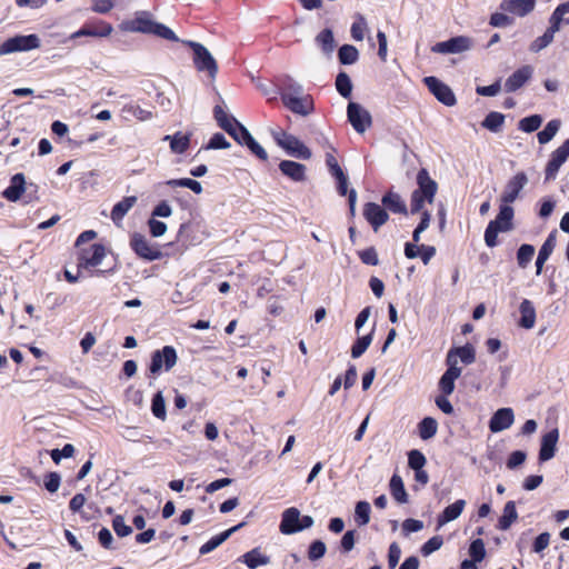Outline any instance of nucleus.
I'll return each instance as SVG.
<instances>
[{
    "label": "nucleus",
    "instance_id": "1",
    "mask_svg": "<svg viewBox=\"0 0 569 569\" xmlns=\"http://www.w3.org/2000/svg\"><path fill=\"white\" fill-rule=\"evenodd\" d=\"M528 183V177L525 172H518L506 184L500 197V210L497 218L489 222L485 231V242L489 248H493L498 243L499 232L512 230V219L515 211L510 203L515 202L520 191Z\"/></svg>",
    "mask_w": 569,
    "mask_h": 569
},
{
    "label": "nucleus",
    "instance_id": "2",
    "mask_svg": "<svg viewBox=\"0 0 569 569\" xmlns=\"http://www.w3.org/2000/svg\"><path fill=\"white\" fill-rule=\"evenodd\" d=\"M418 189L411 194V212L417 213L423 209L426 202L432 203L438 189L437 182L430 178L426 169L417 174Z\"/></svg>",
    "mask_w": 569,
    "mask_h": 569
},
{
    "label": "nucleus",
    "instance_id": "3",
    "mask_svg": "<svg viewBox=\"0 0 569 569\" xmlns=\"http://www.w3.org/2000/svg\"><path fill=\"white\" fill-rule=\"evenodd\" d=\"M270 133L277 146L283 149L287 154L301 160H309L311 158V150L298 137L280 128L272 129Z\"/></svg>",
    "mask_w": 569,
    "mask_h": 569
},
{
    "label": "nucleus",
    "instance_id": "4",
    "mask_svg": "<svg viewBox=\"0 0 569 569\" xmlns=\"http://www.w3.org/2000/svg\"><path fill=\"white\" fill-rule=\"evenodd\" d=\"M124 29L132 32L153 33L167 40L178 41L177 36L170 28L146 17L136 18L127 23Z\"/></svg>",
    "mask_w": 569,
    "mask_h": 569
},
{
    "label": "nucleus",
    "instance_id": "5",
    "mask_svg": "<svg viewBox=\"0 0 569 569\" xmlns=\"http://www.w3.org/2000/svg\"><path fill=\"white\" fill-rule=\"evenodd\" d=\"M41 46L40 38L37 34L16 36L7 39L0 44V56H6L20 51H30Z\"/></svg>",
    "mask_w": 569,
    "mask_h": 569
},
{
    "label": "nucleus",
    "instance_id": "6",
    "mask_svg": "<svg viewBox=\"0 0 569 569\" xmlns=\"http://www.w3.org/2000/svg\"><path fill=\"white\" fill-rule=\"evenodd\" d=\"M283 104L292 112L300 116H308L313 110V101L308 94H300V88L287 91L281 94Z\"/></svg>",
    "mask_w": 569,
    "mask_h": 569
},
{
    "label": "nucleus",
    "instance_id": "7",
    "mask_svg": "<svg viewBox=\"0 0 569 569\" xmlns=\"http://www.w3.org/2000/svg\"><path fill=\"white\" fill-rule=\"evenodd\" d=\"M473 40L467 36H458L447 41H441L432 46L431 51L441 54H457L469 51L473 48Z\"/></svg>",
    "mask_w": 569,
    "mask_h": 569
},
{
    "label": "nucleus",
    "instance_id": "8",
    "mask_svg": "<svg viewBox=\"0 0 569 569\" xmlns=\"http://www.w3.org/2000/svg\"><path fill=\"white\" fill-rule=\"evenodd\" d=\"M194 54V64L199 71H207L210 78L214 79L218 72V64L209 50L198 42H189Z\"/></svg>",
    "mask_w": 569,
    "mask_h": 569
},
{
    "label": "nucleus",
    "instance_id": "9",
    "mask_svg": "<svg viewBox=\"0 0 569 569\" xmlns=\"http://www.w3.org/2000/svg\"><path fill=\"white\" fill-rule=\"evenodd\" d=\"M348 120L358 133H363L372 123L370 112L357 102H349Z\"/></svg>",
    "mask_w": 569,
    "mask_h": 569
},
{
    "label": "nucleus",
    "instance_id": "10",
    "mask_svg": "<svg viewBox=\"0 0 569 569\" xmlns=\"http://www.w3.org/2000/svg\"><path fill=\"white\" fill-rule=\"evenodd\" d=\"M178 356L173 347L166 346L161 350H156L152 353L150 372L158 373L162 368L169 371L177 363Z\"/></svg>",
    "mask_w": 569,
    "mask_h": 569
},
{
    "label": "nucleus",
    "instance_id": "11",
    "mask_svg": "<svg viewBox=\"0 0 569 569\" xmlns=\"http://www.w3.org/2000/svg\"><path fill=\"white\" fill-rule=\"evenodd\" d=\"M569 158V139L558 147L550 156L545 170V179L547 181L556 179L560 167Z\"/></svg>",
    "mask_w": 569,
    "mask_h": 569
},
{
    "label": "nucleus",
    "instance_id": "12",
    "mask_svg": "<svg viewBox=\"0 0 569 569\" xmlns=\"http://www.w3.org/2000/svg\"><path fill=\"white\" fill-rule=\"evenodd\" d=\"M131 247L133 251L142 259L153 261L161 258L162 253L156 244L150 243L147 238L140 233L131 237Z\"/></svg>",
    "mask_w": 569,
    "mask_h": 569
},
{
    "label": "nucleus",
    "instance_id": "13",
    "mask_svg": "<svg viewBox=\"0 0 569 569\" xmlns=\"http://www.w3.org/2000/svg\"><path fill=\"white\" fill-rule=\"evenodd\" d=\"M106 257V248L94 243L88 248L80 249L79 268H92L99 266Z\"/></svg>",
    "mask_w": 569,
    "mask_h": 569
},
{
    "label": "nucleus",
    "instance_id": "14",
    "mask_svg": "<svg viewBox=\"0 0 569 569\" xmlns=\"http://www.w3.org/2000/svg\"><path fill=\"white\" fill-rule=\"evenodd\" d=\"M425 83L435 97L443 104L451 107L456 103V97L451 89L436 77L425 78Z\"/></svg>",
    "mask_w": 569,
    "mask_h": 569
},
{
    "label": "nucleus",
    "instance_id": "15",
    "mask_svg": "<svg viewBox=\"0 0 569 569\" xmlns=\"http://www.w3.org/2000/svg\"><path fill=\"white\" fill-rule=\"evenodd\" d=\"M476 360L475 348L471 345L453 348L447 353L446 362L448 366L459 367V361L465 365H471Z\"/></svg>",
    "mask_w": 569,
    "mask_h": 569
},
{
    "label": "nucleus",
    "instance_id": "16",
    "mask_svg": "<svg viewBox=\"0 0 569 569\" xmlns=\"http://www.w3.org/2000/svg\"><path fill=\"white\" fill-rule=\"evenodd\" d=\"M515 422V415L511 408L498 409L489 421L491 432H500L510 428Z\"/></svg>",
    "mask_w": 569,
    "mask_h": 569
},
{
    "label": "nucleus",
    "instance_id": "17",
    "mask_svg": "<svg viewBox=\"0 0 569 569\" xmlns=\"http://www.w3.org/2000/svg\"><path fill=\"white\" fill-rule=\"evenodd\" d=\"M363 217L371 224L375 231L385 224L389 218L387 211L375 202H368L365 204Z\"/></svg>",
    "mask_w": 569,
    "mask_h": 569
},
{
    "label": "nucleus",
    "instance_id": "18",
    "mask_svg": "<svg viewBox=\"0 0 569 569\" xmlns=\"http://www.w3.org/2000/svg\"><path fill=\"white\" fill-rule=\"evenodd\" d=\"M536 0H502L500 9L517 17H525L533 11Z\"/></svg>",
    "mask_w": 569,
    "mask_h": 569
},
{
    "label": "nucleus",
    "instance_id": "19",
    "mask_svg": "<svg viewBox=\"0 0 569 569\" xmlns=\"http://www.w3.org/2000/svg\"><path fill=\"white\" fill-rule=\"evenodd\" d=\"M300 525V511L295 508H288L282 512V519L280 522V532L283 535H292L301 531Z\"/></svg>",
    "mask_w": 569,
    "mask_h": 569
},
{
    "label": "nucleus",
    "instance_id": "20",
    "mask_svg": "<svg viewBox=\"0 0 569 569\" xmlns=\"http://www.w3.org/2000/svg\"><path fill=\"white\" fill-rule=\"evenodd\" d=\"M532 73L533 69L531 66L519 68L506 80L505 90L507 92H515L531 78Z\"/></svg>",
    "mask_w": 569,
    "mask_h": 569
},
{
    "label": "nucleus",
    "instance_id": "21",
    "mask_svg": "<svg viewBox=\"0 0 569 569\" xmlns=\"http://www.w3.org/2000/svg\"><path fill=\"white\" fill-rule=\"evenodd\" d=\"M558 439V429H552L542 436L541 447L539 451L540 461H548L555 457Z\"/></svg>",
    "mask_w": 569,
    "mask_h": 569
},
{
    "label": "nucleus",
    "instance_id": "22",
    "mask_svg": "<svg viewBox=\"0 0 569 569\" xmlns=\"http://www.w3.org/2000/svg\"><path fill=\"white\" fill-rule=\"evenodd\" d=\"M279 169L289 179L296 182H302L306 180V171L307 168L305 164L291 161V160H282L279 163Z\"/></svg>",
    "mask_w": 569,
    "mask_h": 569
},
{
    "label": "nucleus",
    "instance_id": "23",
    "mask_svg": "<svg viewBox=\"0 0 569 569\" xmlns=\"http://www.w3.org/2000/svg\"><path fill=\"white\" fill-rule=\"evenodd\" d=\"M466 507V501L459 499L445 508V510L437 518V528H441L450 521L458 519Z\"/></svg>",
    "mask_w": 569,
    "mask_h": 569
},
{
    "label": "nucleus",
    "instance_id": "24",
    "mask_svg": "<svg viewBox=\"0 0 569 569\" xmlns=\"http://www.w3.org/2000/svg\"><path fill=\"white\" fill-rule=\"evenodd\" d=\"M26 191V178L23 173H16L11 180L10 186L3 191L2 196L11 201L17 202Z\"/></svg>",
    "mask_w": 569,
    "mask_h": 569
},
{
    "label": "nucleus",
    "instance_id": "25",
    "mask_svg": "<svg viewBox=\"0 0 569 569\" xmlns=\"http://www.w3.org/2000/svg\"><path fill=\"white\" fill-rule=\"evenodd\" d=\"M462 369L460 367L448 366V369L439 380V389L442 395L450 396L455 390V381L461 376Z\"/></svg>",
    "mask_w": 569,
    "mask_h": 569
},
{
    "label": "nucleus",
    "instance_id": "26",
    "mask_svg": "<svg viewBox=\"0 0 569 569\" xmlns=\"http://www.w3.org/2000/svg\"><path fill=\"white\" fill-rule=\"evenodd\" d=\"M556 233L557 231L550 232L546 241L541 246L537 260H536V274L539 276L542 272L543 264L549 259L556 247Z\"/></svg>",
    "mask_w": 569,
    "mask_h": 569
},
{
    "label": "nucleus",
    "instance_id": "27",
    "mask_svg": "<svg viewBox=\"0 0 569 569\" xmlns=\"http://www.w3.org/2000/svg\"><path fill=\"white\" fill-rule=\"evenodd\" d=\"M239 560L250 569H256L260 566H267L270 563V557L261 552L259 548H254L246 552Z\"/></svg>",
    "mask_w": 569,
    "mask_h": 569
},
{
    "label": "nucleus",
    "instance_id": "28",
    "mask_svg": "<svg viewBox=\"0 0 569 569\" xmlns=\"http://www.w3.org/2000/svg\"><path fill=\"white\" fill-rule=\"evenodd\" d=\"M137 197L130 196L123 198L121 201L116 203L111 210V219L114 223L119 224L123 217L133 208L137 203Z\"/></svg>",
    "mask_w": 569,
    "mask_h": 569
},
{
    "label": "nucleus",
    "instance_id": "29",
    "mask_svg": "<svg viewBox=\"0 0 569 569\" xmlns=\"http://www.w3.org/2000/svg\"><path fill=\"white\" fill-rule=\"evenodd\" d=\"M244 526V522H241L223 532H221L218 536L212 537L209 541H207L204 545L200 547V553L206 555L214 550L217 547H219L222 542H224L233 532H236L238 529Z\"/></svg>",
    "mask_w": 569,
    "mask_h": 569
},
{
    "label": "nucleus",
    "instance_id": "30",
    "mask_svg": "<svg viewBox=\"0 0 569 569\" xmlns=\"http://www.w3.org/2000/svg\"><path fill=\"white\" fill-rule=\"evenodd\" d=\"M519 310L521 315L519 325L525 329L533 328L536 323V310L532 302L528 299L522 300Z\"/></svg>",
    "mask_w": 569,
    "mask_h": 569
},
{
    "label": "nucleus",
    "instance_id": "31",
    "mask_svg": "<svg viewBox=\"0 0 569 569\" xmlns=\"http://www.w3.org/2000/svg\"><path fill=\"white\" fill-rule=\"evenodd\" d=\"M164 141L170 142V149L173 153H183L190 144V136L182 132H177L173 136H166Z\"/></svg>",
    "mask_w": 569,
    "mask_h": 569
},
{
    "label": "nucleus",
    "instance_id": "32",
    "mask_svg": "<svg viewBox=\"0 0 569 569\" xmlns=\"http://www.w3.org/2000/svg\"><path fill=\"white\" fill-rule=\"evenodd\" d=\"M382 204L395 213L407 214V206L398 193L388 192L382 197Z\"/></svg>",
    "mask_w": 569,
    "mask_h": 569
},
{
    "label": "nucleus",
    "instance_id": "33",
    "mask_svg": "<svg viewBox=\"0 0 569 569\" xmlns=\"http://www.w3.org/2000/svg\"><path fill=\"white\" fill-rule=\"evenodd\" d=\"M517 519L518 512L516 509V503L513 501H508L505 505L502 516L499 519V529L508 530Z\"/></svg>",
    "mask_w": 569,
    "mask_h": 569
},
{
    "label": "nucleus",
    "instance_id": "34",
    "mask_svg": "<svg viewBox=\"0 0 569 569\" xmlns=\"http://www.w3.org/2000/svg\"><path fill=\"white\" fill-rule=\"evenodd\" d=\"M390 491L395 500L398 501L399 503H406L408 501V495L400 476L393 475L391 477Z\"/></svg>",
    "mask_w": 569,
    "mask_h": 569
},
{
    "label": "nucleus",
    "instance_id": "35",
    "mask_svg": "<svg viewBox=\"0 0 569 569\" xmlns=\"http://www.w3.org/2000/svg\"><path fill=\"white\" fill-rule=\"evenodd\" d=\"M316 42L326 54H331L336 48L333 33L330 29H325L316 37Z\"/></svg>",
    "mask_w": 569,
    "mask_h": 569
},
{
    "label": "nucleus",
    "instance_id": "36",
    "mask_svg": "<svg viewBox=\"0 0 569 569\" xmlns=\"http://www.w3.org/2000/svg\"><path fill=\"white\" fill-rule=\"evenodd\" d=\"M560 124H561L560 121L557 119L549 121L546 124V127L543 128V130H541L537 134L539 143L546 144L549 141H551L553 139V137L557 134V132L559 131Z\"/></svg>",
    "mask_w": 569,
    "mask_h": 569
},
{
    "label": "nucleus",
    "instance_id": "37",
    "mask_svg": "<svg viewBox=\"0 0 569 569\" xmlns=\"http://www.w3.org/2000/svg\"><path fill=\"white\" fill-rule=\"evenodd\" d=\"M419 436L423 440L432 438L438 430L437 421L431 417H426L419 422Z\"/></svg>",
    "mask_w": 569,
    "mask_h": 569
},
{
    "label": "nucleus",
    "instance_id": "38",
    "mask_svg": "<svg viewBox=\"0 0 569 569\" xmlns=\"http://www.w3.org/2000/svg\"><path fill=\"white\" fill-rule=\"evenodd\" d=\"M370 505L367 501H359L355 508V520L358 526H366L370 521Z\"/></svg>",
    "mask_w": 569,
    "mask_h": 569
},
{
    "label": "nucleus",
    "instance_id": "39",
    "mask_svg": "<svg viewBox=\"0 0 569 569\" xmlns=\"http://www.w3.org/2000/svg\"><path fill=\"white\" fill-rule=\"evenodd\" d=\"M167 186L176 188H189L194 193L199 194L202 192V186L199 181L190 179V178H181V179H171L166 182Z\"/></svg>",
    "mask_w": 569,
    "mask_h": 569
},
{
    "label": "nucleus",
    "instance_id": "40",
    "mask_svg": "<svg viewBox=\"0 0 569 569\" xmlns=\"http://www.w3.org/2000/svg\"><path fill=\"white\" fill-rule=\"evenodd\" d=\"M367 31L368 23L366 18L361 14H358L350 29L352 39L356 41H362Z\"/></svg>",
    "mask_w": 569,
    "mask_h": 569
},
{
    "label": "nucleus",
    "instance_id": "41",
    "mask_svg": "<svg viewBox=\"0 0 569 569\" xmlns=\"http://www.w3.org/2000/svg\"><path fill=\"white\" fill-rule=\"evenodd\" d=\"M339 61L342 64H352L357 62L359 52L356 47L350 44H343L338 52Z\"/></svg>",
    "mask_w": 569,
    "mask_h": 569
},
{
    "label": "nucleus",
    "instance_id": "42",
    "mask_svg": "<svg viewBox=\"0 0 569 569\" xmlns=\"http://www.w3.org/2000/svg\"><path fill=\"white\" fill-rule=\"evenodd\" d=\"M151 411L153 416L162 421L167 418L166 411V401L161 391H158L153 398L151 403Z\"/></svg>",
    "mask_w": 569,
    "mask_h": 569
},
{
    "label": "nucleus",
    "instance_id": "43",
    "mask_svg": "<svg viewBox=\"0 0 569 569\" xmlns=\"http://www.w3.org/2000/svg\"><path fill=\"white\" fill-rule=\"evenodd\" d=\"M123 113H128L140 121H148L152 118V113L142 109L138 104L129 103L122 108Z\"/></svg>",
    "mask_w": 569,
    "mask_h": 569
},
{
    "label": "nucleus",
    "instance_id": "44",
    "mask_svg": "<svg viewBox=\"0 0 569 569\" xmlns=\"http://www.w3.org/2000/svg\"><path fill=\"white\" fill-rule=\"evenodd\" d=\"M503 121V114L499 112H490L482 121V126L492 132H498L502 127Z\"/></svg>",
    "mask_w": 569,
    "mask_h": 569
},
{
    "label": "nucleus",
    "instance_id": "45",
    "mask_svg": "<svg viewBox=\"0 0 569 569\" xmlns=\"http://www.w3.org/2000/svg\"><path fill=\"white\" fill-rule=\"evenodd\" d=\"M336 88L343 98H349L352 91V83L349 76L340 72L336 79Z\"/></svg>",
    "mask_w": 569,
    "mask_h": 569
},
{
    "label": "nucleus",
    "instance_id": "46",
    "mask_svg": "<svg viewBox=\"0 0 569 569\" xmlns=\"http://www.w3.org/2000/svg\"><path fill=\"white\" fill-rule=\"evenodd\" d=\"M542 118L539 114L526 117L519 121V129L525 132H533L539 129Z\"/></svg>",
    "mask_w": 569,
    "mask_h": 569
},
{
    "label": "nucleus",
    "instance_id": "47",
    "mask_svg": "<svg viewBox=\"0 0 569 569\" xmlns=\"http://www.w3.org/2000/svg\"><path fill=\"white\" fill-rule=\"evenodd\" d=\"M535 254V247L531 244H522L517 252V261L520 268H526Z\"/></svg>",
    "mask_w": 569,
    "mask_h": 569
},
{
    "label": "nucleus",
    "instance_id": "48",
    "mask_svg": "<svg viewBox=\"0 0 569 569\" xmlns=\"http://www.w3.org/2000/svg\"><path fill=\"white\" fill-rule=\"evenodd\" d=\"M469 555L471 561L481 562L486 557L485 543L481 539H476L469 547Z\"/></svg>",
    "mask_w": 569,
    "mask_h": 569
},
{
    "label": "nucleus",
    "instance_id": "49",
    "mask_svg": "<svg viewBox=\"0 0 569 569\" xmlns=\"http://www.w3.org/2000/svg\"><path fill=\"white\" fill-rule=\"evenodd\" d=\"M372 336L367 335L359 338L351 348L352 358H359L371 345Z\"/></svg>",
    "mask_w": 569,
    "mask_h": 569
},
{
    "label": "nucleus",
    "instance_id": "50",
    "mask_svg": "<svg viewBox=\"0 0 569 569\" xmlns=\"http://www.w3.org/2000/svg\"><path fill=\"white\" fill-rule=\"evenodd\" d=\"M230 136L241 146H246L248 141L252 138L249 130L241 123H239Z\"/></svg>",
    "mask_w": 569,
    "mask_h": 569
},
{
    "label": "nucleus",
    "instance_id": "51",
    "mask_svg": "<svg viewBox=\"0 0 569 569\" xmlns=\"http://www.w3.org/2000/svg\"><path fill=\"white\" fill-rule=\"evenodd\" d=\"M427 460L422 452L419 450H411L408 453V465L413 470L422 469Z\"/></svg>",
    "mask_w": 569,
    "mask_h": 569
},
{
    "label": "nucleus",
    "instance_id": "52",
    "mask_svg": "<svg viewBox=\"0 0 569 569\" xmlns=\"http://www.w3.org/2000/svg\"><path fill=\"white\" fill-rule=\"evenodd\" d=\"M327 547L321 540L313 541L308 550V558L311 561L321 559L326 553Z\"/></svg>",
    "mask_w": 569,
    "mask_h": 569
},
{
    "label": "nucleus",
    "instance_id": "53",
    "mask_svg": "<svg viewBox=\"0 0 569 569\" xmlns=\"http://www.w3.org/2000/svg\"><path fill=\"white\" fill-rule=\"evenodd\" d=\"M552 41L553 37L545 31L542 36L538 37L536 40L531 42L529 49L531 52L537 53L547 48L549 44H551Z\"/></svg>",
    "mask_w": 569,
    "mask_h": 569
},
{
    "label": "nucleus",
    "instance_id": "54",
    "mask_svg": "<svg viewBox=\"0 0 569 569\" xmlns=\"http://www.w3.org/2000/svg\"><path fill=\"white\" fill-rule=\"evenodd\" d=\"M443 545V540L440 536H435L432 538H430L422 547H421V552L423 556H429L431 555L433 551H437L439 550Z\"/></svg>",
    "mask_w": 569,
    "mask_h": 569
},
{
    "label": "nucleus",
    "instance_id": "55",
    "mask_svg": "<svg viewBox=\"0 0 569 569\" xmlns=\"http://www.w3.org/2000/svg\"><path fill=\"white\" fill-rule=\"evenodd\" d=\"M112 527L119 537H127L132 532L131 527L124 522V518L122 516L114 517Z\"/></svg>",
    "mask_w": 569,
    "mask_h": 569
},
{
    "label": "nucleus",
    "instance_id": "56",
    "mask_svg": "<svg viewBox=\"0 0 569 569\" xmlns=\"http://www.w3.org/2000/svg\"><path fill=\"white\" fill-rule=\"evenodd\" d=\"M230 148L229 141L222 133H214L209 140L206 149H228Z\"/></svg>",
    "mask_w": 569,
    "mask_h": 569
},
{
    "label": "nucleus",
    "instance_id": "57",
    "mask_svg": "<svg viewBox=\"0 0 569 569\" xmlns=\"http://www.w3.org/2000/svg\"><path fill=\"white\" fill-rule=\"evenodd\" d=\"M359 258L365 264L377 266L379 263L378 253L375 248L360 251Z\"/></svg>",
    "mask_w": 569,
    "mask_h": 569
},
{
    "label": "nucleus",
    "instance_id": "58",
    "mask_svg": "<svg viewBox=\"0 0 569 569\" xmlns=\"http://www.w3.org/2000/svg\"><path fill=\"white\" fill-rule=\"evenodd\" d=\"M114 7L112 0H92V11L96 13L104 14L110 12Z\"/></svg>",
    "mask_w": 569,
    "mask_h": 569
},
{
    "label": "nucleus",
    "instance_id": "59",
    "mask_svg": "<svg viewBox=\"0 0 569 569\" xmlns=\"http://www.w3.org/2000/svg\"><path fill=\"white\" fill-rule=\"evenodd\" d=\"M148 226L150 229V233L154 238L162 237L167 232V224L164 222L156 220L153 218H151L148 221Z\"/></svg>",
    "mask_w": 569,
    "mask_h": 569
},
{
    "label": "nucleus",
    "instance_id": "60",
    "mask_svg": "<svg viewBox=\"0 0 569 569\" xmlns=\"http://www.w3.org/2000/svg\"><path fill=\"white\" fill-rule=\"evenodd\" d=\"M401 557V549L398 543L392 542L388 552V565L391 569L396 568Z\"/></svg>",
    "mask_w": 569,
    "mask_h": 569
},
{
    "label": "nucleus",
    "instance_id": "61",
    "mask_svg": "<svg viewBox=\"0 0 569 569\" xmlns=\"http://www.w3.org/2000/svg\"><path fill=\"white\" fill-rule=\"evenodd\" d=\"M501 90L500 81H496L490 86L477 87L476 91L479 96L483 97H495Z\"/></svg>",
    "mask_w": 569,
    "mask_h": 569
},
{
    "label": "nucleus",
    "instance_id": "62",
    "mask_svg": "<svg viewBox=\"0 0 569 569\" xmlns=\"http://www.w3.org/2000/svg\"><path fill=\"white\" fill-rule=\"evenodd\" d=\"M565 20V18H562L561 16H559L558 13H556V11L552 12L551 17L549 18V28L546 30V32H548L550 36H552L555 38V34L560 31L561 29V23L562 21Z\"/></svg>",
    "mask_w": 569,
    "mask_h": 569
},
{
    "label": "nucleus",
    "instance_id": "63",
    "mask_svg": "<svg viewBox=\"0 0 569 569\" xmlns=\"http://www.w3.org/2000/svg\"><path fill=\"white\" fill-rule=\"evenodd\" d=\"M549 542H550V533L549 532L540 533L533 542V551L537 553L542 552L546 548H548Z\"/></svg>",
    "mask_w": 569,
    "mask_h": 569
},
{
    "label": "nucleus",
    "instance_id": "64",
    "mask_svg": "<svg viewBox=\"0 0 569 569\" xmlns=\"http://www.w3.org/2000/svg\"><path fill=\"white\" fill-rule=\"evenodd\" d=\"M526 453L521 450L513 451L507 461V467L509 469H515L518 466L522 465L526 460Z\"/></svg>",
    "mask_w": 569,
    "mask_h": 569
}]
</instances>
